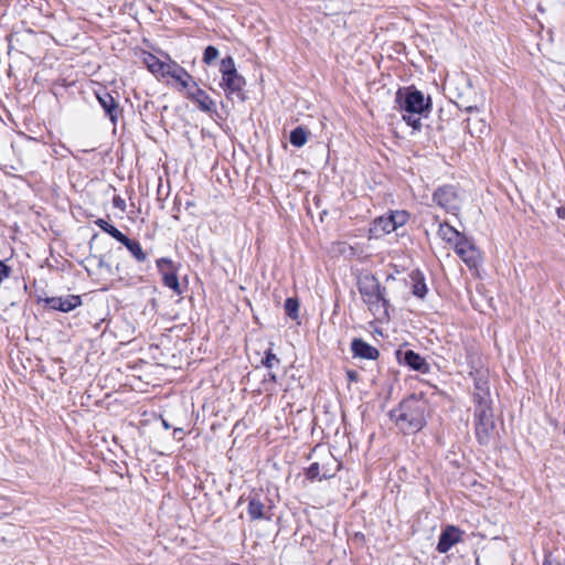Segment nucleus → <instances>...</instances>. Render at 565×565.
<instances>
[{
    "label": "nucleus",
    "mask_w": 565,
    "mask_h": 565,
    "mask_svg": "<svg viewBox=\"0 0 565 565\" xmlns=\"http://www.w3.org/2000/svg\"><path fill=\"white\" fill-rule=\"evenodd\" d=\"M470 375L473 376L475 381L472 393L475 404V433L478 443L482 446H488L495 436V423L489 383L486 371L483 370L471 371Z\"/></svg>",
    "instance_id": "1"
},
{
    "label": "nucleus",
    "mask_w": 565,
    "mask_h": 565,
    "mask_svg": "<svg viewBox=\"0 0 565 565\" xmlns=\"http://www.w3.org/2000/svg\"><path fill=\"white\" fill-rule=\"evenodd\" d=\"M427 401L423 395L412 394L404 398L396 408L390 411V417L405 434H414L426 425Z\"/></svg>",
    "instance_id": "2"
},
{
    "label": "nucleus",
    "mask_w": 565,
    "mask_h": 565,
    "mask_svg": "<svg viewBox=\"0 0 565 565\" xmlns=\"http://www.w3.org/2000/svg\"><path fill=\"white\" fill-rule=\"evenodd\" d=\"M395 103L403 111V119L415 130L422 129L420 116L427 117L431 108V99L415 86L401 87L395 94Z\"/></svg>",
    "instance_id": "3"
},
{
    "label": "nucleus",
    "mask_w": 565,
    "mask_h": 565,
    "mask_svg": "<svg viewBox=\"0 0 565 565\" xmlns=\"http://www.w3.org/2000/svg\"><path fill=\"white\" fill-rule=\"evenodd\" d=\"M358 289L364 303L374 315L382 313L388 317L390 301L386 298V288L372 274H364L358 278Z\"/></svg>",
    "instance_id": "4"
},
{
    "label": "nucleus",
    "mask_w": 565,
    "mask_h": 565,
    "mask_svg": "<svg viewBox=\"0 0 565 565\" xmlns=\"http://www.w3.org/2000/svg\"><path fill=\"white\" fill-rule=\"evenodd\" d=\"M220 72L222 74L220 86L225 90L226 97L230 98L232 94L241 95L246 81L237 73L232 56H226L221 61Z\"/></svg>",
    "instance_id": "5"
},
{
    "label": "nucleus",
    "mask_w": 565,
    "mask_h": 565,
    "mask_svg": "<svg viewBox=\"0 0 565 565\" xmlns=\"http://www.w3.org/2000/svg\"><path fill=\"white\" fill-rule=\"evenodd\" d=\"M247 514L250 521L271 520L273 505L270 499L259 492L253 491L247 497Z\"/></svg>",
    "instance_id": "6"
},
{
    "label": "nucleus",
    "mask_w": 565,
    "mask_h": 565,
    "mask_svg": "<svg viewBox=\"0 0 565 565\" xmlns=\"http://www.w3.org/2000/svg\"><path fill=\"white\" fill-rule=\"evenodd\" d=\"M434 202L448 213L459 211L458 193L452 185L439 186L433 194Z\"/></svg>",
    "instance_id": "7"
},
{
    "label": "nucleus",
    "mask_w": 565,
    "mask_h": 565,
    "mask_svg": "<svg viewBox=\"0 0 565 565\" xmlns=\"http://www.w3.org/2000/svg\"><path fill=\"white\" fill-rule=\"evenodd\" d=\"M185 97L196 104L198 108L206 114H216V104L210 97V95L199 87L196 82L191 84V87L186 90Z\"/></svg>",
    "instance_id": "8"
},
{
    "label": "nucleus",
    "mask_w": 565,
    "mask_h": 565,
    "mask_svg": "<svg viewBox=\"0 0 565 565\" xmlns=\"http://www.w3.org/2000/svg\"><path fill=\"white\" fill-rule=\"evenodd\" d=\"M45 306L52 310L70 312L82 306V298L78 295H66L61 297H47L43 299Z\"/></svg>",
    "instance_id": "9"
},
{
    "label": "nucleus",
    "mask_w": 565,
    "mask_h": 565,
    "mask_svg": "<svg viewBox=\"0 0 565 565\" xmlns=\"http://www.w3.org/2000/svg\"><path fill=\"white\" fill-rule=\"evenodd\" d=\"M396 358L401 364H405L414 371H418L423 374H427L430 371V366L426 360L413 350H397Z\"/></svg>",
    "instance_id": "10"
},
{
    "label": "nucleus",
    "mask_w": 565,
    "mask_h": 565,
    "mask_svg": "<svg viewBox=\"0 0 565 565\" xmlns=\"http://www.w3.org/2000/svg\"><path fill=\"white\" fill-rule=\"evenodd\" d=\"M96 97L111 124L116 126L120 114L119 104L106 89L96 93Z\"/></svg>",
    "instance_id": "11"
},
{
    "label": "nucleus",
    "mask_w": 565,
    "mask_h": 565,
    "mask_svg": "<svg viewBox=\"0 0 565 565\" xmlns=\"http://www.w3.org/2000/svg\"><path fill=\"white\" fill-rule=\"evenodd\" d=\"M463 532L457 526L447 525L440 533L437 551L439 553H447L456 543L461 541Z\"/></svg>",
    "instance_id": "12"
},
{
    "label": "nucleus",
    "mask_w": 565,
    "mask_h": 565,
    "mask_svg": "<svg viewBox=\"0 0 565 565\" xmlns=\"http://www.w3.org/2000/svg\"><path fill=\"white\" fill-rule=\"evenodd\" d=\"M351 351L354 358L365 360H376L380 356V351L365 342L363 339L354 338L351 342Z\"/></svg>",
    "instance_id": "13"
},
{
    "label": "nucleus",
    "mask_w": 565,
    "mask_h": 565,
    "mask_svg": "<svg viewBox=\"0 0 565 565\" xmlns=\"http://www.w3.org/2000/svg\"><path fill=\"white\" fill-rule=\"evenodd\" d=\"M396 231L390 214L376 217L370 227V234L372 237L379 238L385 234H390Z\"/></svg>",
    "instance_id": "14"
},
{
    "label": "nucleus",
    "mask_w": 565,
    "mask_h": 565,
    "mask_svg": "<svg viewBox=\"0 0 565 565\" xmlns=\"http://www.w3.org/2000/svg\"><path fill=\"white\" fill-rule=\"evenodd\" d=\"M170 65H171V68L167 70L166 75H168V76L172 77L173 79H175L177 82H179L180 85L188 90L189 87H191V84H193V82H195L193 79L192 75H190L184 67H182L181 65H179L175 62L170 63Z\"/></svg>",
    "instance_id": "15"
},
{
    "label": "nucleus",
    "mask_w": 565,
    "mask_h": 565,
    "mask_svg": "<svg viewBox=\"0 0 565 565\" xmlns=\"http://www.w3.org/2000/svg\"><path fill=\"white\" fill-rule=\"evenodd\" d=\"M120 243L130 252L138 263H145L147 260V253L142 249L138 241L131 239L126 235Z\"/></svg>",
    "instance_id": "16"
},
{
    "label": "nucleus",
    "mask_w": 565,
    "mask_h": 565,
    "mask_svg": "<svg viewBox=\"0 0 565 565\" xmlns=\"http://www.w3.org/2000/svg\"><path fill=\"white\" fill-rule=\"evenodd\" d=\"M145 64L152 74L161 76H166L167 70L171 68L170 64L162 62L151 53H148L145 57Z\"/></svg>",
    "instance_id": "17"
},
{
    "label": "nucleus",
    "mask_w": 565,
    "mask_h": 565,
    "mask_svg": "<svg viewBox=\"0 0 565 565\" xmlns=\"http://www.w3.org/2000/svg\"><path fill=\"white\" fill-rule=\"evenodd\" d=\"M456 254L470 268L477 267L480 262V253L476 245L469 247L468 249L459 248V252Z\"/></svg>",
    "instance_id": "18"
},
{
    "label": "nucleus",
    "mask_w": 565,
    "mask_h": 565,
    "mask_svg": "<svg viewBox=\"0 0 565 565\" xmlns=\"http://www.w3.org/2000/svg\"><path fill=\"white\" fill-rule=\"evenodd\" d=\"M437 234L443 241L452 245L455 241H458V237L461 233L451 225H449L447 222H444L439 223Z\"/></svg>",
    "instance_id": "19"
},
{
    "label": "nucleus",
    "mask_w": 565,
    "mask_h": 565,
    "mask_svg": "<svg viewBox=\"0 0 565 565\" xmlns=\"http://www.w3.org/2000/svg\"><path fill=\"white\" fill-rule=\"evenodd\" d=\"M411 277L414 281L412 288L413 295L423 299L428 291L423 274L419 270H416L412 273Z\"/></svg>",
    "instance_id": "20"
},
{
    "label": "nucleus",
    "mask_w": 565,
    "mask_h": 565,
    "mask_svg": "<svg viewBox=\"0 0 565 565\" xmlns=\"http://www.w3.org/2000/svg\"><path fill=\"white\" fill-rule=\"evenodd\" d=\"M308 136L309 131L305 127L298 126L291 130L289 141L292 146L300 148L307 142Z\"/></svg>",
    "instance_id": "21"
},
{
    "label": "nucleus",
    "mask_w": 565,
    "mask_h": 565,
    "mask_svg": "<svg viewBox=\"0 0 565 565\" xmlns=\"http://www.w3.org/2000/svg\"><path fill=\"white\" fill-rule=\"evenodd\" d=\"M162 275V281L163 285L170 289H172L177 295L182 294V289L178 279L177 270L175 268L169 271H163Z\"/></svg>",
    "instance_id": "22"
},
{
    "label": "nucleus",
    "mask_w": 565,
    "mask_h": 565,
    "mask_svg": "<svg viewBox=\"0 0 565 565\" xmlns=\"http://www.w3.org/2000/svg\"><path fill=\"white\" fill-rule=\"evenodd\" d=\"M284 307H285L286 315L290 319L296 320L298 318L299 301L297 298H287Z\"/></svg>",
    "instance_id": "23"
},
{
    "label": "nucleus",
    "mask_w": 565,
    "mask_h": 565,
    "mask_svg": "<svg viewBox=\"0 0 565 565\" xmlns=\"http://www.w3.org/2000/svg\"><path fill=\"white\" fill-rule=\"evenodd\" d=\"M333 475H329L327 472H323V475L321 476L320 473V465L318 462H313L311 463L307 470H306V477L309 479V480H316V479H319L321 480L322 478L323 479H328V478H331Z\"/></svg>",
    "instance_id": "24"
},
{
    "label": "nucleus",
    "mask_w": 565,
    "mask_h": 565,
    "mask_svg": "<svg viewBox=\"0 0 565 565\" xmlns=\"http://www.w3.org/2000/svg\"><path fill=\"white\" fill-rule=\"evenodd\" d=\"M395 230L405 225L409 218V214L406 211H393L390 213Z\"/></svg>",
    "instance_id": "25"
},
{
    "label": "nucleus",
    "mask_w": 565,
    "mask_h": 565,
    "mask_svg": "<svg viewBox=\"0 0 565 565\" xmlns=\"http://www.w3.org/2000/svg\"><path fill=\"white\" fill-rule=\"evenodd\" d=\"M262 364L268 369L271 370L275 366H278L280 364V360L277 358L275 353H273L271 349H268L265 352V356L262 360Z\"/></svg>",
    "instance_id": "26"
},
{
    "label": "nucleus",
    "mask_w": 565,
    "mask_h": 565,
    "mask_svg": "<svg viewBox=\"0 0 565 565\" xmlns=\"http://www.w3.org/2000/svg\"><path fill=\"white\" fill-rule=\"evenodd\" d=\"M473 245V242L469 239L463 233H461L458 237V241H455L452 244L456 253L459 252V248L468 249Z\"/></svg>",
    "instance_id": "27"
},
{
    "label": "nucleus",
    "mask_w": 565,
    "mask_h": 565,
    "mask_svg": "<svg viewBox=\"0 0 565 565\" xmlns=\"http://www.w3.org/2000/svg\"><path fill=\"white\" fill-rule=\"evenodd\" d=\"M217 56H218V50L213 45H209L204 50L203 62L205 64H211L214 60L217 58Z\"/></svg>",
    "instance_id": "28"
},
{
    "label": "nucleus",
    "mask_w": 565,
    "mask_h": 565,
    "mask_svg": "<svg viewBox=\"0 0 565 565\" xmlns=\"http://www.w3.org/2000/svg\"><path fill=\"white\" fill-rule=\"evenodd\" d=\"M156 264H157L158 270L161 274H163V271H169V270H172L175 268L173 265V262L170 258H166V257L157 259Z\"/></svg>",
    "instance_id": "29"
},
{
    "label": "nucleus",
    "mask_w": 565,
    "mask_h": 565,
    "mask_svg": "<svg viewBox=\"0 0 565 565\" xmlns=\"http://www.w3.org/2000/svg\"><path fill=\"white\" fill-rule=\"evenodd\" d=\"M104 232L109 234L113 238H115L119 243L126 236L122 232H120L116 226H114L110 223L108 224L107 227H105Z\"/></svg>",
    "instance_id": "30"
},
{
    "label": "nucleus",
    "mask_w": 565,
    "mask_h": 565,
    "mask_svg": "<svg viewBox=\"0 0 565 565\" xmlns=\"http://www.w3.org/2000/svg\"><path fill=\"white\" fill-rule=\"evenodd\" d=\"M11 268L0 260V281L10 277Z\"/></svg>",
    "instance_id": "31"
},
{
    "label": "nucleus",
    "mask_w": 565,
    "mask_h": 565,
    "mask_svg": "<svg viewBox=\"0 0 565 565\" xmlns=\"http://www.w3.org/2000/svg\"><path fill=\"white\" fill-rule=\"evenodd\" d=\"M347 377L350 382H358L359 381V373L354 370H348L347 371Z\"/></svg>",
    "instance_id": "32"
},
{
    "label": "nucleus",
    "mask_w": 565,
    "mask_h": 565,
    "mask_svg": "<svg viewBox=\"0 0 565 565\" xmlns=\"http://www.w3.org/2000/svg\"><path fill=\"white\" fill-rule=\"evenodd\" d=\"M543 565H561L557 561L551 557V553L546 554L543 561Z\"/></svg>",
    "instance_id": "33"
},
{
    "label": "nucleus",
    "mask_w": 565,
    "mask_h": 565,
    "mask_svg": "<svg viewBox=\"0 0 565 565\" xmlns=\"http://www.w3.org/2000/svg\"><path fill=\"white\" fill-rule=\"evenodd\" d=\"M114 205H115L116 207H119V209L124 210V209H125L126 203H125V200H124V199H121L120 196H115V198H114Z\"/></svg>",
    "instance_id": "34"
},
{
    "label": "nucleus",
    "mask_w": 565,
    "mask_h": 565,
    "mask_svg": "<svg viewBox=\"0 0 565 565\" xmlns=\"http://www.w3.org/2000/svg\"><path fill=\"white\" fill-rule=\"evenodd\" d=\"M267 381L277 383V375L274 372H271L270 370L267 373V375H265V379H264V382H267Z\"/></svg>",
    "instance_id": "35"
},
{
    "label": "nucleus",
    "mask_w": 565,
    "mask_h": 565,
    "mask_svg": "<svg viewBox=\"0 0 565 565\" xmlns=\"http://www.w3.org/2000/svg\"><path fill=\"white\" fill-rule=\"evenodd\" d=\"M458 107L460 109H463L466 110L467 113H471L473 110H477V106H473V105H463V104H458Z\"/></svg>",
    "instance_id": "36"
},
{
    "label": "nucleus",
    "mask_w": 565,
    "mask_h": 565,
    "mask_svg": "<svg viewBox=\"0 0 565 565\" xmlns=\"http://www.w3.org/2000/svg\"><path fill=\"white\" fill-rule=\"evenodd\" d=\"M95 224H96V225H97L102 231H104V230H105V227H107L109 223H108L107 221H105L104 218H97V220L95 221Z\"/></svg>",
    "instance_id": "37"
},
{
    "label": "nucleus",
    "mask_w": 565,
    "mask_h": 565,
    "mask_svg": "<svg viewBox=\"0 0 565 565\" xmlns=\"http://www.w3.org/2000/svg\"><path fill=\"white\" fill-rule=\"evenodd\" d=\"M556 214H557V216H558L559 218L565 220V206H564V205L558 206V207L556 209Z\"/></svg>",
    "instance_id": "38"
},
{
    "label": "nucleus",
    "mask_w": 565,
    "mask_h": 565,
    "mask_svg": "<svg viewBox=\"0 0 565 565\" xmlns=\"http://www.w3.org/2000/svg\"><path fill=\"white\" fill-rule=\"evenodd\" d=\"M98 266L105 267L108 271H111V266L109 264L105 263L103 258H99Z\"/></svg>",
    "instance_id": "39"
},
{
    "label": "nucleus",
    "mask_w": 565,
    "mask_h": 565,
    "mask_svg": "<svg viewBox=\"0 0 565 565\" xmlns=\"http://www.w3.org/2000/svg\"><path fill=\"white\" fill-rule=\"evenodd\" d=\"M162 425L166 429L170 428V425L164 419L162 420Z\"/></svg>",
    "instance_id": "40"
},
{
    "label": "nucleus",
    "mask_w": 565,
    "mask_h": 565,
    "mask_svg": "<svg viewBox=\"0 0 565 565\" xmlns=\"http://www.w3.org/2000/svg\"><path fill=\"white\" fill-rule=\"evenodd\" d=\"M180 433H182V429H181V428H175V429H174V435H180Z\"/></svg>",
    "instance_id": "41"
},
{
    "label": "nucleus",
    "mask_w": 565,
    "mask_h": 565,
    "mask_svg": "<svg viewBox=\"0 0 565 565\" xmlns=\"http://www.w3.org/2000/svg\"><path fill=\"white\" fill-rule=\"evenodd\" d=\"M180 433H182V429H181V428H175V429H174V435H180Z\"/></svg>",
    "instance_id": "42"
}]
</instances>
